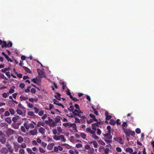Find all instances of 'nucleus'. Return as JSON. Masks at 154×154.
I'll return each instance as SVG.
<instances>
[{
  "mask_svg": "<svg viewBox=\"0 0 154 154\" xmlns=\"http://www.w3.org/2000/svg\"><path fill=\"white\" fill-rule=\"evenodd\" d=\"M28 114L29 116H34L35 115L34 112L32 111H29L28 112Z\"/></svg>",
  "mask_w": 154,
  "mask_h": 154,
  "instance_id": "864d4df0",
  "label": "nucleus"
},
{
  "mask_svg": "<svg viewBox=\"0 0 154 154\" xmlns=\"http://www.w3.org/2000/svg\"><path fill=\"white\" fill-rule=\"evenodd\" d=\"M8 150L6 148H2V149L1 150V152L2 153L6 154L8 152Z\"/></svg>",
  "mask_w": 154,
  "mask_h": 154,
  "instance_id": "9b49d317",
  "label": "nucleus"
},
{
  "mask_svg": "<svg viewBox=\"0 0 154 154\" xmlns=\"http://www.w3.org/2000/svg\"><path fill=\"white\" fill-rule=\"evenodd\" d=\"M114 140L119 143L121 144H122V139L121 137H118L116 138H114Z\"/></svg>",
  "mask_w": 154,
  "mask_h": 154,
  "instance_id": "9d476101",
  "label": "nucleus"
},
{
  "mask_svg": "<svg viewBox=\"0 0 154 154\" xmlns=\"http://www.w3.org/2000/svg\"><path fill=\"white\" fill-rule=\"evenodd\" d=\"M17 141L19 143H21L23 141V139L21 136H18L17 138Z\"/></svg>",
  "mask_w": 154,
  "mask_h": 154,
  "instance_id": "f8f14e48",
  "label": "nucleus"
},
{
  "mask_svg": "<svg viewBox=\"0 0 154 154\" xmlns=\"http://www.w3.org/2000/svg\"><path fill=\"white\" fill-rule=\"evenodd\" d=\"M135 132L136 133H137V134H139L140 133L141 131L140 128H137L135 130Z\"/></svg>",
  "mask_w": 154,
  "mask_h": 154,
  "instance_id": "69168bd1",
  "label": "nucleus"
},
{
  "mask_svg": "<svg viewBox=\"0 0 154 154\" xmlns=\"http://www.w3.org/2000/svg\"><path fill=\"white\" fill-rule=\"evenodd\" d=\"M20 100H21V101H22L23 100H27L28 99V98L27 97H23V96H21L20 97Z\"/></svg>",
  "mask_w": 154,
  "mask_h": 154,
  "instance_id": "a19ab883",
  "label": "nucleus"
},
{
  "mask_svg": "<svg viewBox=\"0 0 154 154\" xmlns=\"http://www.w3.org/2000/svg\"><path fill=\"white\" fill-rule=\"evenodd\" d=\"M54 143H51L48 144L47 146V149H48L51 150L52 149L53 147L54 146Z\"/></svg>",
  "mask_w": 154,
  "mask_h": 154,
  "instance_id": "6e6552de",
  "label": "nucleus"
},
{
  "mask_svg": "<svg viewBox=\"0 0 154 154\" xmlns=\"http://www.w3.org/2000/svg\"><path fill=\"white\" fill-rule=\"evenodd\" d=\"M2 54L5 57L7 60L8 62L10 61L11 62H12L13 60L9 57V56L6 54L4 52H2Z\"/></svg>",
  "mask_w": 154,
  "mask_h": 154,
  "instance_id": "39448f33",
  "label": "nucleus"
},
{
  "mask_svg": "<svg viewBox=\"0 0 154 154\" xmlns=\"http://www.w3.org/2000/svg\"><path fill=\"white\" fill-rule=\"evenodd\" d=\"M10 69V68L9 67L6 68L1 70V71L4 73H5L7 71H9Z\"/></svg>",
  "mask_w": 154,
  "mask_h": 154,
  "instance_id": "7c9ffc66",
  "label": "nucleus"
},
{
  "mask_svg": "<svg viewBox=\"0 0 154 154\" xmlns=\"http://www.w3.org/2000/svg\"><path fill=\"white\" fill-rule=\"evenodd\" d=\"M60 139L62 140V141L63 142H65L66 141V139L65 138V137L63 135H61L60 136Z\"/></svg>",
  "mask_w": 154,
  "mask_h": 154,
  "instance_id": "72a5a7b5",
  "label": "nucleus"
},
{
  "mask_svg": "<svg viewBox=\"0 0 154 154\" xmlns=\"http://www.w3.org/2000/svg\"><path fill=\"white\" fill-rule=\"evenodd\" d=\"M19 124H14L13 125V128L16 129H18L19 128Z\"/></svg>",
  "mask_w": 154,
  "mask_h": 154,
  "instance_id": "c85d7f7f",
  "label": "nucleus"
},
{
  "mask_svg": "<svg viewBox=\"0 0 154 154\" xmlns=\"http://www.w3.org/2000/svg\"><path fill=\"white\" fill-rule=\"evenodd\" d=\"M72 129L73 130H74L76 132H77L78 131L76 128V125L75 123H72Z\"/></svg>",
  "mask_w": 154,
  "mask_h": 154,
  "instance_id": "bb28decb",
  "label": "nucleus"
},
{
  "mask_svg": "<svg viewBox=\"0 0 154 154\" xmlns=\"http://www.w3.org/2000/svg\"><path fill=\"white\" fill-rule=\"evenodd\" d=\"M53 139L57 140H60V136H57L56 135H54L53 137Z\"/></svg>",
  "mask_w": 154,
  "mask_h": 154,
  "instance_id": "a18cd8bd",
  "label": "nucleus"
},
{
  "mask_svg": "<svg viewBox=\"0 0 154 154\" xmlns=\"http://www.w3.org/2000/svg\"><path fill=\"white\" fill-rule=\"evenodd\" d=\"M74 115L75 116H77L78 117H80L81 115L78 113V110L75 109L72 112Z\"/></svg>",
  "mask_w": 154,
  "mask_h": 154,
  "instance_id": "4468645a",
  "label": "nucleus"
},
{
  "mask_svg": "<svg viewBox=\"0 0 154 154\" xmlns=\"http://www.w3.org/2000/svg\"><path fill=\"white\" fill-rule=\"evenodd\" d=\"M123 130L124 131L123 132L126 135V136L127 137H130V132L131 131V130L129 129L124 128Z\"/></svg>",
  "mask_w": 154,
  "mask_h": 154,
  "instance_id": "f03ea898",
  "label": "nucleus"
},
{
  "mask_svg": "<svg viewBox=\"0 0 154 154\" xmlns=\"http://www.w3.org/2000/svg\"><path fill=\"white\" fill-rule=\"evenodd\" d=\"M74 108L72 105L70 106L69 109H68L69 110L70 112H72L74 110Z\"/></svg>",
  "mask_w": 154,
  "mask_h": 154,
  "instance_id": "c03bdc74",
  "label": "nucleus"
},
{
  "mask_svg": "<svg viewBox=\"0 0 154 154\" xmlns=\"http://www.w3.org/2000/svg\"><path fill=\"white\" fill-rule=\"evenodd\" d=\"M56 123L55 122H52L50 124V126L51 127H53L55 125H56Z\"/></svg>",
  "mask_w": 154,
  "mask_h": 154,
  "instance_id": "09e8293b",
  "label": "nucleus"
},
{
  "mask_svg": "<svg viewBox=\"0 0 154 154\" xmlns=\"http://www.w3.org/2000/svg\"><path fill=\"white\" fill-rule=\"evenodd\" d=\"M81 136L83 139H85L86 137V134L83 133H82L81 134Z\"/></svg>",
  "mask_w": 154,
  "mask_h": 154,
  "instance_id": "6e6d98bb",
  "label": "nucleus"
},
{
  "mask_svg": "<svg viewBox=\"0 0 154 154\" xmlns=\"http://www.w3.org/2000/svg\"><path fill=\"white\" fill-rule=\"evenodd\" d=\"M92 143L94 146L95 148H97V147L98 144L95 141H92Z\"/></svg>",
  "mask_w": 154,
  "mask_h": 154,
  "instance_id": "603ef678",
  "label": "nucleus"
},
{
  "mask_svg": "<svg viewBox=\"0 0 154 154\" xmlns=\"http://www.w3.org/2000/svg\"><path fill=\"white\" fill-rule=\"evenodd\" d=\"M26 150L29 154H36L35 152H32L31 149L29 148H27Z\"/></svg>",
  "mask_w": 154,
  "mask_h": 154,
  "instance_id": "393cba45",
  "label": "nucleus"
},
{
  "mask_svg": "<svg viewBox=\"0 0 154 154\" xmlns=\"http://www.w3.org/2000/svg\"><path fill=\"white\" fill-rule=\"evenodd\" d=\"M45 125V123L44 122H38L37 124V126L38 127H40L41 126V125H42L43 126H44Z\"/></svg>",
  "mask_w": 154,
  "mask_h": 154,
  "instance_id": "2f4dec72",
  "label": "nucleus"
},
{
  "mask_svg": "<svg viewBox=\"0 0 154 154\" xmlns=\"http://www.w3.org/2000/svg\"><path fill=\"white\" fill-rule=\"evenodd\" d=\"M37 71L39 75L42 76L45 78L46 77V76L44 74V72L43 71L40 69H37Z\"/></svg>",
  "mask_w": 154,
  "mask_h": 154,
  "instance_id": "423d86ee",
  "label": "nucleus"
},
{
  "mask_svg": "<svg viewBox=\"0 0 154 154\" xmlns=\"http://www.w3.org/2000/svg\"><path fill=\"white\" fill-rule=\"evenodd\" d=\"M104 140L108 144H109L112 142V140H108L106 138H105L104 139Z\"/></svg>",
  "mask_w": 154,
  "mask_h": 154,
  "instance_id": "79ce46f5",
  "label": "nucleus"
},
{
  "mask_svg": "<svg viewBox=\"0 0 154 154\" xmlns=\"http://www.w3.org/2000/svg\"><path fill=\"white\" fill-rule=\"evenodd\" d=\"M9 111L11 114L12 115H14V114L15 113V112L14 110L12 108L10 109H9Z\"/></svg>",
  "mask_w": 154,
  "mask_h": 154,
  "instance_id": "e433bc0d",
  "label": "nucleus"
},
{
  "mask_svg": "<svg viewBox=\"0 0 154 154\" xmlns=\"http://www.w3.org/2000/svg\"><path fill=\"white\" fill-rule=\"evenodd\" d=\"M39 132L41 133L43 135L45 133V129L42 127H40L38 129Z\"/></svg>",
  "mask_w": 154,
  "mask_h": 154,
  "instance_id": "a211bd4d",
  "label": "nucleus"
},
{
  "mask_svg": "<svg viewBox=\"0 0 154 154\" xmlns=\"http://www.w3.org/2000/svg\"><path fill=\"white\" fill-rule=\"evenodd\" d=\"M23 125L26 129H29V124H28L27 123H24Z\"/></svg>",
  "mask_w": 154,
  "mask_h": 154,
  "instance_id": "49530a36",
  "label": "nucleus"
},
{
  "mask_svg": "<svg viewBox=\"0 0 154 154\" xmlns=\"http://www.w3.org/2000/svg\"><path fill=\"white\" fill-rule=\"evenodd\" d=\"M56 94H57V95H55V98L58 100H60L61 99L60 97L61 94L57 92H56Z\"/></svg>",
  "mask_w": 154,
  "mask_h": 154,
  "instance_id": "ddd939ff",
  "label": "nucleus"
},
{
  "mask_svg": "<svg viewBox=\"0 0 154 154\" xmlns=\"http://www.w3.org/2000/svg\"><path fill=\"white\" fill-rule=\"evenodd\" d=\"M92 134V137H93L95 139V140H98L99 139V138L98 136H96V134Z\"/></svg>",
  "mask_w": 154,
  "mask_h": 154,
  "instance_id": "37998d69",
  "label": "nucleus"
},
{
  "mask_svg": "<svg viewBox=\"0 0 154 154\" xmlns=\"http://www.w3.org/2000/svg\"><path fill=\"white\" fill-rule=\"evenodd\" d=\"M72 123H63V125L65 127H71L72 125Z\"/></svg>",
  "mask_w": 154,
  "mask_h": 154,
  "instance_id": "2eb2a0df",
  "label": "nucleus"
},
{
  "mask_svg": "<svg viewBox=\"0 0 154 154\" xmlns=\"http://www.w3.org/2000/svg\"><path fill=\"white\" fill-rule=\"evenodd\" d=\"M39 151L41 153H44L45 152V150L41 148V147H39Z\"/></svg>",
  "mask_w": 154,
  "mask_h": 154,
  "instance_id": "4d7b16f0",
  "label": "nucleus"
},
{
  "mask_svg": "<svg viewBox=\"0 0 154 154\" xmlns=\"http://www.w3.org/2000/svg\"><path fill=\"white\" fill-rule=\"evenodd\" d=\"M6 146L9 149V152L12 153L13 152V149L12 148V146L10 145L8 142H7Z\"/></svg>",
  "mask_w": 154,
  "mask_h": 154,
  "instance_id": "7ed1b4c3",
  "label": "nucleus"
},
{
  "mask_svg": "<svg viewBox=\"0 0 154 154\" xmlns=\"http://www.w3.org/2000/svg\"><path fill=\"white\" fill-rule=\"evenodd\" d=\"M105 114L106 116V120H109L112 118L111 116L108 115V113L107 112H105Z\"/></svg>",
  "mask_w": 154,
  "mask_h": 154,
  "instance_id": "6ab92c4d",
  "label": "nucleus"
},
{
  "mask_svg": "<svg viewBox=\"0 0 154 154\" xmlns=\"http://www.w3.org/2000/svg\"><path fill=\"white\" fill-rule=\"evenodd\" d=\"M25 153V151L24 149H20L19 150V154H24Z\"/></svg>",
  "mask_w": 154,
  "mask_h": 154,
  "instance_id": "3c124183",
  "label": "nucleus"
},
{
  "mask_svg": "<svg viewBox=\"0 0 154 154\" xmlns=\"http://www.w3.org/2000/svg\"><path fill=\"white\" fill-rule=\"evenodd\" d=\"M125 151L127 152H129L130 153H132L133 152V149H132L131 148H129V147H128V148H127L126 149H125Z\"/></svg>",
  "mask_w": 154,
  "mask_h": 154,
  "instance_id": "4be33fe9",
  "label": "nucleus"
},
{
  "mask_svg": "<svg viewBox=\"0 0 154 154\" xmlns=\"http://www.w3.org/2000/svg\"><path fill=\"white\" fill-rule=\"evenodd\" d=\"M94 149L93 148H90L88 149V153L89 154H93Z\"/></svg>",
  "mask_w": 154,
  "mask_h": 154,
  "instance_id": "473e14b6",
  "label": "nucleus"
},
{
  "mask_svg": "<svg viewBox=\"0 0 154 154\" xmlns=\"http://www.w3.org/2000/svg\"><path fill=\"white\" fill-rule=\"evenodd\" d=\"M5 121L9 124H11L12 122L11 118L10 117H8L5 119Z\"/></svg>",
  "mask_w": 154,
  "mask_h": 154,
  "instance_id": "dca6fc26",
  "label": "nucleus"
},
{
  "mask_svg": "<svg viewBox=\"0 0 154 154\" xmlns=\"http://www.w3.org/2000/svg\"><path fill=\"white\" fill-rule=\"evenodd\" d=\"M1 45V46L2 48L6 47H7V44L6 42L3 41L2 42V43Z\"/></svg>",
  "mask_w": 154,
  "mask_h": 154,
  "instance_id": "c9c22d12",
  "label": "nucleus"
},
{
  "mask_svg": "<svg viewBox=\"0 0 154 154\" xmlns=\"http://www.w3.org/2000/svg\"><path fill=\"white\" fill-rule=\"evenodd\" d=\"M75 123H80L81 121L79 118H77L75 117Z\"/></svg>",
  "mask_w": 154,
  "mask_h": 154,
  "instance_id": "5fc2aeb1",
  "label": "nucleus"
},
{
  "mask_svg": "<svg viewBox=\"0 0 154 154\" xmlns=\"http://www.w3.org/2000/svg\"><path fill=\"white\" fill-rule=\"evenodd\" d=\"M89 116L91 118L93 119H92L94 121H97V120L95 116L93 114H89Z\"/></svg>",
  "mask_w": 154,
  "mask_h": 154,
  "instance_id": "b1692460",
  "label": "nucleus"
},
{
  "mask_svg": "<svg viewBox=\"0 0 154 154\" xmlns=\"http://www.w3.org/2000/svg\"><path fill=\"white\" fill-rule=\"evenodd\" d=\"M29 133L31 135L34 136L37 134V130L36 128H35L32 130L30 131Z\"/></svg>",
  "mask_w": 154,
  "mask_h": 154,
  "instance_id": "20e7f679",
  "label": "nucleus"
},
{
  "mask_svg": "<svg viewBox=\"0 0 154 154\" xmlns=\"http://www.w3.org/2000/svg\"><path fill=\"white\" fill-rule=\"evenodd\" d=\"M21 131L25 133L26 132V130L24 128V126H21Z\"/></svg>",
  "mask_w": 154,
  "mask_h": 154,
  "instance_id": "338daca9",
  "label": "nucleus"
},
{
  "mask_svg": "<svg viewBox=\"0 0 154 154\" xmlns=\"http://www.w3.org/2000/svg\"><path fill=\"white\" fill-rule=\"evenodd\" d=\"M96 123H94L91 124V127L92 129L94 130H96V127H99L100 125V123L98 121L96 122Z\"/></svg>",
  "mask_w": 154,
  "mask_h": 154,
  "instance_id": "f257e3e1",
  "label": "nucleus"
},
{
  "mask_svg": "<svg viewBox=\"0 0 154 154\" xmlns=\"http://www.w3.org/2000/svg\"><path fill=\"white\" fill-rule=\"evenodd\" d=\"M0 78L6 80H8V79L3 74H0Z\"/></svg>",
  "mask_w": 154,
  "mask_h": 154,
  "instance_id": "58836bf2",
  "label": "nucleus"
},
{
  "mask_svg": "<svg viewBox=\"0 0 154 154\" xmlns=\"http://www.w3.org/2000/svg\"><path fill=\"white\" fill-rule=\"evenodd\" d=\"M0 125L1 127H4L6 128H8V124L7 123H1Z\"/></svg>",
  "mask_w": 154,
  "mask_h": 154,
  "instance_id": "aec40b11",
  "label": "nucleus"
},
{
  "mask_svg": "<svg viewBox=\"0 0 154 154\" xmlns=\"http://www.w3.org/2000/svg\"><path fill=\"white\" fill-rule=\"evenodd\" d=\"M127 121L124 122L122 125V129H123V128H125V127H127Z\"/></svg>",
  "mask_w": 154,
  "mask_h": 154,
  "instance_id": "ea45409f",
  "label": "nucleus"
},
{
  "mask_svg": "<svg viewBox=\"0 0 154 154\" xmlns=\"http://www.w3.org/2000/svg\"><path fill=\"white\" fill-rule=\"evenodd\" d=\"M19 145L20 147V148H21L22 149L25 148L26 146V144L25 143H23L21 145L19 144Z\"/></svg>",
  "mask_w": 154,
  "mask_h": 154,
  "instance_id": "c756f323",
  "label": "nucleus"
},
{
  "mask_svg": "<svg viewBox=\"0 0 154 154\" xmlns=\"http://www.w3.org/2000/svg\"><path fill=\"white\" fill-rule=\"evenodd\" d=\"M80 117L81 118V121L82 123H85V119H86V118L85 116H81V115L80 117Z\"/></svg>",
  "mask_w": 154,
  "mask_h": 154,
  "instance_id": "cd10ccee",
  "label": "nucleus"
},
{
  "mask_svg": "<svg viewBox=\"0 0 154 154\" xmlns=\"http://www.w3.org/2000/svg\"><path fill=\"white\" fill-rule=\"evenodd\" d=\"M14 147L15 149V151L16 152H17L19 148H20L19 144L18 143L17 144H14Z\"/></svg>",
  "mask_w": 154,
  "mask_h": 154,
  "instance_id": "1a4fd4ad",
  "label": "nucleus"
},
{
  "mask_svg": "<svg viewBox=\"0 0 154 154\" xmlns=\"http://www.w3.org/2000/svg\"><path fill=\"white\" fill-rule=\"evenodd\" d=\"M58 146H55L54 148V151L55 152H57L58 151Z\"/></svg>",
  "mask_w": 154,
  "mask_h": 154,
  "instance_id": "680f3d73",
  "label": "nucleus"
},
{
  "mask_svg": "<svg viewBox=\"0 0 154 154\" xmlns=\"http://www.w3.org/2000/svg\"><path fill=\"white\" fill-rule=\"evenodd\" d=\"M109 123L110 125H114L115 124V122L114 120L111 119Z\"/></svg>",
  "mask_w": 154,
  "mask_h": 154,
  "instance_id": "de8ad7c7",
  "label": "nucleus"
},
{
  "mask_svg": "<svg viewBox=\"0 0 154 154\" xmlns=\"http://www.w3.org/2000/svg\"><path fill=\"white\" fill-rule=\"evenodd\" d=\"M24 142L27 143H28L30 142V140L28 137L24 138Z\"/></svg>",
  "mask_w": 154,
  "mask_h": 154,
  "instance_id": "8fccbe9b",
  "label": "nucleus"
},
{
  "mask_svg": "<svg viewBox=\"0 0 154 154\" xmlns=\"http://www.w3.org/2000/svg\"><path fill=\"white\" fill-rule=\"evenodd\" d=\"M16 112L17 113L20 115H22L23 114V112L20 110L17 109V110Z\"/></svg>",
  "mask_w": 154,
  "mask_h": 154,
  "instance_id": "4c0bfd02",
  "label": "nucleus"
},
{
  "mask_svg": "<svg viewBox=\"0 0 154 154\" xmlns=\"http://www.w3.org/2000/svg\"><path fill=\"white\" fill-rule=\"evenodd\" d=\"M109 149L108 148H106L105 149V154H108L109 151Z\"/></svg>",
  "mask_w": 154,
  "mask_h": 154,
  "instance_id": "774afa93",
  "label": "nucleus"
},
{
  "mask_svg": "<svg viewBox=\"0 0 154 154\" xmlns=\"http://www.w3.org/2000/svg\"><path fill=\"white\" fill-rule=\"evenodd\" d=\"M6 141V138L4 137H0V142L2 144H4Z\"/></svg>",
  "mask_w": 154,
  "mask_h": 154,
  "instance_id": "f3484780",
  "label": "nucleus"
},
{
  "mask_svg": "<svg viewBox=\"0 0 154 154\" xmlns=\"http://www.w3.org/2000/svg\"><path fill=\"white\" fill-rule=\"evenodd\" d=\"M103 136L104 137H106L107 139H111L112 138V136L111 135V133H108H108L103 134Z\"/></svg>",
  "mask_w": 154,
  "mask_h": 154,
  "instance_id": "0eeeda50",
  "label": "nucleus"
},
{
  "mask_svg": "<svg viewBox=\"0 0 154 154\" xmlns=\"http://www.w3.org/2000/svg\"><path fill=\"white\" fill-rule=\"evenodd\" d=\"M60 119H62V118L61 117L59 116H57V117L55 118V122L56 123L59 122L60 121Z\"/></svg>",
  "mask_w": 154,
  "mask_h": 154,
  "instance_id": "5701e85b",
  "label": "nucleus"
},
{
  "mask_svg": "<svg viewBox=\"0 0 154 154\" xmlns=\"http://www.w3.org/2000/svg\"><path fill=\"white\" fill-rule=\"evenodd\" d=\"M54 107V106L53 104L50 103L49 104V108H46V109L48 110H51L52 109H53Z\"/></svg>",
  "mask_w": 154,
  "mask_h": 154,
  "instance_id": "f704fd0d",
  "label": "nucleus"
},
{
  "mask_svg": "<svg viewBox=\"0 0 154 154\" xmlns=\"http://www.w3.org/2000/svg\"><path fill=\"white\" fill-rule=\"evenodd\" d=\"M98 143H100L102 145H105V143L102 140H99L98 141Z\"/></svg>",
  "mask_w": 154,
  "mask_h": 154,
  "instance_id": "0e129e2a",
  "label": "nucleus"
},
{
  "mask_svg": "<svg viewBox=\"0 0 154 154\" xmlns=\"http://www.w3.org/2000/svg\"><path fill=\"white\" fill-rule=\"evenodd\" d=\"M53 101L54 104L57 105L59 103V102L55 99H53Z\"/></svg>",
  "mask_w": 154,
  "mask_h": 154,
  "instance_id": "13d9d810",
  "label": "nucleus"
},
{
  "mask_svg": "<svg viewBox=\"0 0 154 154\" xmlns=\"http://www.w3.org/2000/svg\"><path fill=\"white\" fill-rule=\"evenodd\" d=\"M107 129L108 130V132L110 133L111 132V127L109 125H108L107 127Z\"/></svg>",
  "mask_w": 154,
  "mask_h": 154,
  "instance_id": "052dcab7",
  "label": "nucleus"
},
{
  "mask_svg": "<svg viewBox=\"0 0 154 154\" xmlns=\"http://www.w3.org/2000/svg\"><path fill=\"white\" fill-rule=\"evenodd\" d=\"M41 145L44 147L45 148L47 146V144L44 142H42L41 143Z\"/></svg>",
  "mask_w": 154,
  "mask_h": 154,
  "instance_id": "e2e57ef3",
  "label": "nucleus"
},
{
  "mask_svg": "<svg viewBox=\"0 0 154 154\" xmlns=\"http://www.w3.org/2000/svg\"><path fill=\"white\" fill-rule=\"evenodd\" d=\"M92 109L94 112V114L96 115V116H98V113L96 109H94L93 107H92Z\"/></svg>",
  "mask_w": 154,
  "mask_h": 154,
  "instance_id": "bf43d9fd",
  "label": "nucleus"
},
{
  "mask_svg": "<svg viewBox=\"0 0 154 154\" xmlns=\"http://www.w3.org/2000/svg\"><path fill=\"white\" fill-rule=\"evenodd\" d=\"M87 132L91 134H93L95 133V131H92L90 128H87L86 129Z\"/></svg>",
  "mask_w": 154,
  "mask_h": 154,
  "instance_id": "412c9836",
  "label": "nucleus"
},
{
  "mask_svg": "<svg viewBox=\"0 0 154 154\" xmlns=\"http://www.w3.org/2000/svg\"><path fill=\"white\" fill-rule=\"evenodd\" d=\"M23 68L24 70H25L27 72L30 74L32 73L31 71L27 67L25 66H23Z\"/></svg>",
  "mask_w": 154,
  "mask_h": 154,
  "instance_id": "a878e982",
  "label": "nucleus"
}]
</instances>
